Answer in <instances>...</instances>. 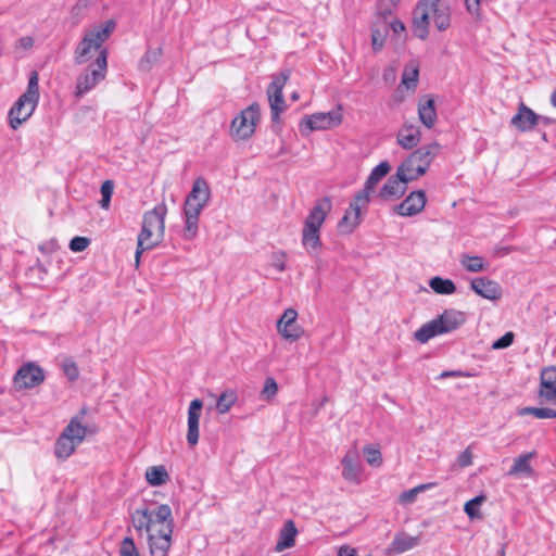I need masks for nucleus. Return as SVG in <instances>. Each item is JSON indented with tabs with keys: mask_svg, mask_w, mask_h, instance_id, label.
I'll return each mask as SVG.
<instances>
[{
	"mask_svg": "<svg viewBox=\"0 0 556 556\" xmlns=\"http://www.w3.org/2000/svg\"><path fill=\"white\" fill-rule=\"evenodd\" d=\"M115 28L116 22L114 20H108L96 25L85 33L76 47L74 61L78 65L89 61L92 53H97L96 60L77 77L76 97L84 96L105 78L109 52L106 48H103V43L110 38Z\"/></svg>",
	"mask_w": 556,
	"mask_h": 556,
	"instance_id": "f257e3e1",
	"label": "nucleus"
},
{
	"mask_svg": "<svg viewBox=\"0 0 556 556\" xmlns=\"http://www.w3.org/2000/svg\"><path fill=\"white\" fill-rule=\"evenodd\" d=\"M167 207L164 203L156 205L143 214L142 228L138 235L137 249L135 253L136 266H139L140 256L144 251L152 250L163 239L165 229V215Z\"/></svg>",
	"mask_w": 556,
	"mask_h": 556,
	"instance_id": "f03ea898",
	"label": "nucleus"
},
{
	"mask_svg": "<svg viewBox=\"0 0 556 556\" xmlns=\"http://www.w3.org/2000/svg\"><path fill=\"white\" fill-rule=\"evenodd\" d=\"M331 208V199L329 197H324L316 201L304 220L302 229V245L312 256H316L320 252V228Z\"/></svg>",
	"mask_w": 556,
	"mask_h": 556,
	"instance_id": "7ed1b4c3",
	"label": "nucleus"
},
{
	"mask_svg": "<svg viewBox=\"0 0 556 556\" xmlns=\"http://www.w3.org/2000/svg\"><path fill=\"white\" fill-rule=\"evenodd\" d=\"M156 521L160 527L148 536L150 554L151 556H168L172 546L174 519L172 508L167 504L157 506Z\"/></svg>",
	"mask_w": 556,
	"mask_h": 556,
	"instance_id": "20e7f679",
	"label": "nucleus"
},
{
	"mask_svg": "<svg viewBox=\"0 0 556 556\" xmlns=\"http://www.w3.org/2000/svg\"><path fill=\"white\" fill-rule=\"evenodd\" d=\"M39 76L31 72L28 78L26 91L17 99L9 111V123L11 128L17 129L34 113L39 101Z\"/></svg>",
	"mask_w": 556,
	"mask_h": 556,
	"instance_id": "39448f33",
	"label": "nucleus"
},
{
	"mask_svg": "<svg viewBox=\"0 0 556 556\" xmlns=\"http://www.w3.org/2000/svg\"><path fill=\"white\" fill-rule=\"evenodd\" d=\"M465 320L466 318L463 312L456 309H445L437 318L422 325L415 332V339L420 343H426L438 334L456 330L465 323Z\"/></svg>",
	"mask_w": 556,
	"mask_h": 556,
	"instance_id": "423d86ee",
	"label": "nucleus"
},
{
	"mask_svg": "<svg viewBox=\"0 0 556 556\" xmlns=\"http://www.w3.org/2000/svg\"><path fill=\"white\" fill-rule=\"evenodd\" d=\"M87 428L81 424L80 418L75 416L64 428L54 444V455L58 459H67L76 447L85 440Z\"/></svg>",
	"mask_w": 556,
	"mask_h": 556,
	"instance_id": "0eeeda50",
	"label": "nucleus"
},
{
	"mask_svg": "<svg viewBox=\"0 0 556 556\" xmlns=\"http://www.w3.org/2000/svg\"><path fill=\"white\" fill-rule=\"evenodd\" d=\"M260 111L257 103H252L247 109L242 110L231 122V137L236 140L249 139L254 134L256 123L260 121Z\"/></svg>",
	"mask_w": 556,
	"mask_h": 556,
	"instance_id": "6e6552de",
	"label": "nucleus"
},
{
	"mask_svg": "<svg viewBox=\"0 0 556 556\" xmlns=\"http://www.w3.org/2000/svg\"><path fill=\"white\" fill-rule=\"evenodd\" d=\"M289 77V71L281 72L279 75L273 77L271 83L267 87L271 121L274 123L280 122V113L286 109L282 89Z\"/></svg>",
	"mask_w": 556,
	"mask_h": 556,
	"instance_id": "1a4fd4ad",
	"label": "nucleus"
},
{
	"mask_svg": "<svg viewBox=\"0 0 556 556\" xmlns=\"http://www.w3.org/2000/svg\"><path fill=\"white\" fill-rule=\"evenodd\" d=\"M441 152V146L438 142L425 144L409 154L405 160V166H416L419 175H425L432 161Z\"/></svg>",
	"mask_w": 556,
	"mask_h": 556,
	"instance_id": "9d476101",
	"label": "nucleus"
},
{
	"mask_svg": "<svg viewBox=\"0 0 556 556\" xmlns=\"http://www.w3.org/2000/svg\"><path fill=\"white\" fill-rule=\"evenodd\" d=\"M45 374L40 366L34 363L23 365L14 375L13 383L16 390L30 389L41 384Z\"/></svg>",
	"mask_w": 556,
	"mask_h": 556,
	"instance_id": "9b49d317",
	"label": "nucleus"
},
{
	"mask_svg": "<svg viewBox=\"0 0 556 556\" xmlns=\"http://www.w3.org/2000/svg\"><path fill=\"white\" fill-rule=\"evenodd\" d=\"M211 190L206 180L199 177L194 180L192 189L188 194L184 208L202 212L210 201Z\"/></svg>",
	"mask_w": 556,
	"mask_h": 556,
	"instance_id": "f8f14e48",
	"label": "nucleus"
},
{
	"mask_svg": "<svg viewBox=\"0 0 556 556\" xmlns=\"http://www.w3.org/2000/svg\"><path fill=\"white\" fill-rule=\"evenodd\" d=\"M342 115L339 111L319 112L305 116L303 123L311 130L329 129L340 125Z\"/></svg>",
	"mask_w": 556,
	"mask_h": 556,
	"instance_id": "ddd939ff",
	"label": "nucleus"
},
{
	"mask_svg": "<svg viewBox=\"0 0 556 556\" xmlns=\"http://www.w3.org/2000/svg\"><path fill=\"white\" fill-rule=\"evenodd\" d=\"M369 201H358V194L354 197V200L350 203V207L338 224L341 232L350 233L361 222V211L367 207Z\"/></svg>",
	"mask_w": 556,
	"mask_h": 556,
	"instance_id": "4468645a",
	"label": "nucleus"
},
{
	"mask_svg": "<svg viewBox=\"0 0 556 556\" xmlns=\"http://www.w3.org/2000/svg\"><path fill=\"white\" fill-rule=\"evenodd\" d=\"M427 198L422 190L410 192L404 201H402L394 211L401 216H414L420 213L426 205Z\"/></svg>",
	"mask_w": 556,
	"mask_h": 556,
	"instance_id": "2eb2a0df",
	"label": "nucleus"
},
{
	"mask_svg": "<svg viewBox=\"0 0 556 556\" xmlns=\"http://www.w3.org/2000/svg\"><path fill=\"white\" fill-rule=\"evenodd\" d=\"M470 288L481 298L491 301L500 300L503 295V289L501 285L486 277L473 278L470 282Z\"/></svg>",
	"mask_w": 556,
	"mask_h": 556,
	"instance_id": "dca6fc26",
	"label": "nucleus"
},
{
	"mask_svg": "<svg viewBox=\"0 0 556 556\" xmlns=\"http://www.w3.org/2000/svg\"><path fill=\"white\" fill-rule=\"evenodd\" d=\"M296 317L295 309L287 308L277 323L279 333L291 341L298 340L302 334L301 327L296 324Z\"/></svg>",
	"mask_w": 556,
	"mask_h": 556,
	"instance_id": "f3484780",
	"label": "nucleus"
},
{
	"mask_svg": "<svg viewBox=\"0 0 556 556\" xmlns=\"http://www.w3.org/2000/svg\"><path fill=\"white\" fill-rule=\"evenodd\" d=\"M510 124L521 132L530 131L539 125V114L520 102L518 112L513 116Z\"/></svg>",
	"mask_w": 556,
	"mask_h": 556,
	"instance_id": "a211bd4d",
	"label": "nucleus"
},
{
	"mask_svg": "<svg viewBox=\"0 0 556 556\" xmlns=\"http://www.w3.org/2000/svg\"><path fill=\"white\" fill-rule=\"evenodd\" d=\"M203 403L200 399L191 401L188 408V431L187 442L190 446H194L199 442V421Z\"/></svg>",
	"mask_w": 556,
	"mask_h": 556,
	"instance_id": "6ab92c4d",
	"label": "nucleus"
},
{
	"mask_svg": "<svg viewBox=\"0 0 556 556\" xmlns=\"http://www.w3.org/2000/svg\"><path fill=\"white\" fill-rule=\"evenodd\" d=\"M390 169L391 165L387 161L374 167L367 177L364 188L356 193L358 194V201H369L370 192L374 191L378 182L389 174Z\"/></svg>",
	"mask_w": 556,
	"mask_h": 556,
	"instance_id": "aec40b11",
	"label": "nucleus"
},
{
	"mask_svg": "<svg viewBox=\"0 0 556 556\" xmlns=\"http://www.w3.org/2000/svg\"><path fill=\"white\" fill-rule=\"evenodd\" d=\"M540 396L547 402H556V367L549 366L541 370Z\"/></svg>",
	"mask_w": 556,
	"mask_h": 556,
	"instance_id": "412c9836",
	"label": "nucleus"
},
{
	"mask_svg": "<svg viewBox=\"0 0 556 556\" xmlns=\"http://www.w3.org/2000/svg\"><path fill=\"white\" fill-rule=\"evenodd\" d=\"M156 513L157 506L154 509H149L148 507L137 508L131 515L132 523L136 530H146L147 532H152L155 530L154 527H160V523L156 521Z\"/></svg>",
	"mask_w": 556,
	"mask_h": 556,
	"instance_id": "4be33fe9",
	"label": "nucleus"
},
{
	"mask_svg": "<svg viewBox=\"0 0 556 556\" xmlns=\"http://www.w3.org/2000/svg\"><path fill=\"white\" fill-rule=\"evenodd\" d=\"M342 477L350 482H361V462L357 451H349L342 458Z\"/></svg>",
	"mask_w": 556,
	"mask_h": 556,
	"instance_id": "5701e85b",
	"label": "nucleus"
},
{
	"mask_svg": "<svg viewBox=\"0 0 556 556\" xmlns=\"http://www.w3.org/2000/svg\"><path fill=\"white\" fill-rule=\"evenodd\" d=\"M406 191V182L402 181L396 175L390 176L379 191V198L382 200H392L400 198Z\"/></svg>",
	"mask_w": 556,
	"mask_h": 556,
	"instance_id": "b1692460",
	"label": "nucleus"
},
{
	"mask_svg": "<svg viewBox=\"0 0 556 556\" xmlns=\"http://www.w3.org/2000/svg\"><path fill=\"white\" fill-rule=\"evenodd\" d=\"M421 139L419 127L414 125H403L397 132V143L406 150L415 148Z\"/></svg>",
	"mask_w": 556,
	"mask_h": 556,
	"instance_id": "393cba45",
	"label": "nucleus"
},
{
	"mask_svg": "<svg viewBox=\"0 0 556 556\" xmlns=\"http://www.w3.org/2000/svg\"><path fill=\"white\" fill-rule=\"evenodd\" d=\"M431 15L433 23L438 30L444 31L451 25V9L447 4L441 2V0L435 2V5L431 7Z\"/></svg>",
	"mask_w": 556,
	"mask_h": 556,
	"instance_id": "a878e982",
	"label": "nucleus"
},
{
	"mask_svg": "<svg viewBox=\"0 0 556 556\" xmlns=\"http://www.w3.org/2000/svg\"><path fill=\"white\" fill-rule=\"evenodd\" d=\"M418 116L420 122L427 127H433L437 122V112L434 100L430 97H425L420 100L418 105Z\"/></svg>",
	"mask_w": 556,
	"mask_h": 556,
	"instance_id": "bb28decb",
	"label": "nucleus"
},
{
	"mask_svg": "<svg viewBox=\"0 0 556 556\" xmlns=\"http://www.w3.org/2000/svg\"><path fill=\"white\" fill-rule=\"evenodd\" d=\"M298 529L292 520H287L279 532L276 551L281 552L294 545Z\"/></svg>",
	"mask_w": 556,
	"mask_h": 556,
	"instance_id": "cd10ccee",
	"label": "nucleus"
},
{
	"mask_svg": "<svg viewBox=\"0 0 556 556\" xmlns=\"http://www.w3.org/2000/svg\"><path fill=\"white\" fill-rule=\"evenodd\" d=\"M420 543L419 536H410L405 533L396 534L390 545V549L393 553L401 554L406 551H409Z\"/></svg>",
	"mask_w": 556,
	"mask_h": 556,
	"instance_id": "c85d7f7f",
	"label": "nucleus"
},
{
	"mask_svg": "<svg viewBox=\"0 0 556 556\" xmlns=\"http://www.w3.org/2000/svg\"><path fill=\"white\" fill-rule=\"evenodd\" d=\"M185 212V227L182 231V237L186 240H191L197 236L198 232V224H199V215L201 212L190 211L184 208Z\"/></svg>",
	"mask_w": 556,
	"mask_h": 556,
	"instance_id": "c756f323",
	"label": "nucleus"
},
{
	"mask_svg": "<svg viewBox=\"0 0 556 556\" xmlns=\"http://www.w3.org/2000/svg\"><path fill=\"white\" fill-rule=\"evenodd\" d=\"M388 25L387 22L378 21L371 29V46L374 51H380L387 39Z\"/></svg>",
	"mask_w": 556,
	"mask_h": 556,
	"instance_id": "7c9ffc66",
	"label": "nucleus"
},
{
	"mask_svg": "<svg viewBox=\"0 0 556 556\" xmlns=\"http://www.w3.org/2000/svg\"><path fill=\"white\" fill-rule=\"evenodd\" d=\"M238 400V393L235 389H226L216 400V409L219 414H226Z\"/></svg>",
	"mask_w": 556,
	"mask_h": 556,
	"instance_id": "2f4dec72",
	"label": "nucleus"
},
{
	"mask_svg": "<svg viewBox=\"0 0 556 556\" xmlns=\"http://www.w3.org/2000/svg\"><path fill=\"white\" fill-rule=\"evenodd\" d=\"M534 457V452L526 453L520 455L514 460V465L510 467L508 475L509 476H516L519 473H531L532 468L530 465L531 458Z\"/></svg>",
	"mask_w": 556,
	"mask_h": 556,
	"instance_id": "473e14b6",
	"label": "nucleus"
},
{
	"mask_svg": "<svg viewBox=\"0 0 556 556\" xmlns=\"http://www.w3.org/2000/svg\"><path fill=\"white\" fill-rule=\"evenodd\" d=\"M146 479L150 485L159 486L166 483L169 476L163 466H152L147 469Z\"/></svg>",
	"mask_w": 556,
	"mask_h": 556,
	"instance_id": "72a5a7b5",
	"label": "nucleus"
},
{
	"mask_svg": "<svg viewBox=\"0 0 556 556\" xmlns=\"http://www.w3.org/2000/svg\"><path fill=\"white\" fill-rule=\"evenodd\" d=\"M401 0H379L376 5V14L378 20L387 22L394 14Z\"/></svg>",
	"mask_w": 556,
	"mask_h": 556,
	"instance_id": "f704fd0d",
	"label": "nucleus"
},
{
	"mask_svg": "<svg viewBox=\"0 0 556 556\" xmlns=\"http://www.w3.org/2000/svg\"><path fill=\"white\" fill-rule=\"evenodd\" d=\"M429 286L438 294L450 295L456 291V286L451 279H444L439 276L431 278Z\"/></svg>",
	"mask_w": 556,
	"mask_h": 556,
	"instance_id": "c9c22d12",
	"label": "nucleus"
},
{
	"mask_svg": "<svg viewBox=\"0 0 556 556\" xmlns=\"http://www.w3.org/2000/svg\"><path fill=\"white\" fill-rule=\"evenodd\" d=\"M463 267L470 273H480L486 269L488 264L481 256L463 254L459 260Z\"/></svg>",
	"mask_w": 556,
	"mask_h": 556,
	"instance_id": "e433bc0d",
	"label": "nucleus"
},
{
	"mask_svg": "<svg viewBox=\"0 0 556 556\" xmlns=\"http://www.w3.org/2000/svg\"><path fill=\"white\" fill-rule=\"evenodd\" d=\"M161 55V48L148 49L139 62V68L143 72H149L160 61Z\"/></svg>",
	"mask_w": 556,
	"mask_h": 556,
	"instance_id": "4c0bfd02",
	"label": "nucleus"
},
{
	"mask_svg": "<svg viewBox=\"0 0 556 556\" xmlns=\"http://www.w3.org/2000/svg\"><path fill=\"white\" fill-rule=\"evenodd\" d=\"M486 500L484 495H478L471 500H469L465 506L464 510L470 519H481L482 515L480 511V505Z\"/></svg>",
	"mask_w": 556,
	"mask_h": 556,
	"instance_id": "58836bf2",
	"label": "nucleus"
},
{
	"mask_svg": "<svg viewBox=\"0 0 556 556\" xmlns=\"http://www.w3.org/2000/svg\"><path fill=\"white\" fill-rule=\"evenodd\" d=\"M520 415H532L539 419L556 418V409L547 407H523L519 412Z\"/></svg>",
	"mask_w": 556,
	"mask_h": 556,
	"instance_id": "ea45409f",
	"label": "nucleus"
},
{
	"mask_svg": "<svg viewBox=\"0 0 556 556\" xmlns=\"http://www.w3.org/2000/svg\"><path fill=\"white\" fill-rule=\"evenodd\" d=\"M418 76L419 70L416 65H406L402 76V84L408 89H415L418 83Z\"/></svg>",
	"mask_w": 556,
	"mask_h": 556,
	"instance_id": "a19ab883",
	"label": "nucleus"
},
{
	"mask_svg": "<svg viewBox=\"0 0 556 556\" xmlns=\"http://www.w3.org/2000/svg\"><path fill=\"white\" fill-rule=\"evenodd\" d=\"M433 483L420 484L410 490L404 491L400 495V502L402 504H413L416 501L418 493L430 489Z\"/></svg>",
	"mask_w": 556,
	"mask_h": 556,
	"instance_id": "79ce46f5",
	"label": "nucleus"
},
{
	"mask_svg": "<svg viewBox=\"0 0 556 556\" xmlns=\"http://www.w3.org/2000/svg\"><path fill=\"white\" fill-rule=\"evenodd\" d=\"M396 174L406 184L421 176L416 170V166H405V161L397 167Z\"/></svg>",
	"mask_w": 556,
	"mask_h": 556,
	"instance_id": "37998d69",
	"label": "nucleus"
},
{
	"mask_svg": "<svg viewBox=\"0 0 556 556\" xmlns=\"http://www.w3.org/2000/svg\"><path fill=\"white\" fill-rule=\"evenodd\" d=\"M114 190V184L112 180H105L101 186V200L99 202L100 206L104 210H108L111 204V198Z\"/></svg>",
	"mask_w": 556,
	"mask_h": 556,
	"instance_id": "c03bdc74",
	"label": "nucleus"
},
{
	"mask_svg": "<svg viewBox=\"0 0 556 556\" xmlns=\"http://www.w3.org/2000/svg\"><path fill=\"white\" fill-rule=\"evenodd\" d=\"M278 392V384L273 377H267L264 382V388L261 392L262 399L271 401Z\"/></svg>",
	"mask_w": 556,
	"mask_h": 556,
	"instance_id": "a18cd8bd",
	"label": "nucleus"
},
{
	"mask_svg": "<svg viewBox=\"0 0 556 556\" xmlns=\"http://www.w3.org/2000/svg\"><path fill=\"white\" fill-rule=\"evenodd\" d=\"M62 369L70 381L74 382L79 378V369L73 359L65 358L62 363Z\"/></svg>",
	"mask_w": 556,
	"mask_h": 556,
	"instance_id": "49530a36",
	"label": "nucleus"
},
{
	"mask_svg": "<svg viewBox=\"0 0 556 556\" xmlns=\"http://www.w3.org/2000/svg\"><path fill=\"white\" fill-rule=\"evenodd\" d=\"M119 556H140L132 538H124L119 547Z\"/></svg>",
	"mask_w": 556,
	"mask_h": 556,
	"instance_id": "de8ad7c7",
	"label": "nucleus"
},
{
	"mask_svg": "<svg viewBox=\"0 0 556 556\" xmlns=\"http://www.w3.org/2000/svg\"><path fill=\"white\" fill-rule=\"evenodd\" d=\"M364 455L370 466L379 467L382 464V456L379 450L370 446L364 447Z\"/></svg>",
	"mask_w": 556,
	"mask_h": 556,
	"instance_id": "09e8293b",
	"label": "nucleus"
},
{
	"mask_svg": "<svg viewBox=\"0 0 556 556\" xmlns=\"http://www.w3.org/2000/svg\"><path fill=\"white\" fill-rule=\"evenodd\" d=\"M483 0H464L465 8L468 14L476 20H480L482 16L481 3Z\"/></svg>",
	"mask_w": 556,
	"mask_h": 556,
	"instance_id": "8fccbe9b",
	"label": "nucleus"
},
{
	"mask_svg": "<svg viewBox=\"0 0 556 556\" xmlns=\"http://www.w3.org/2000/svg\"><path fill=\"white\" fill-rule=\"evenodd\" d=\"M90 244V240L86 237H74L70 241V249L73 252H83Z\"/></svg>",
	"mask_w": 556,
	"mask_h": 556,
	"instance_id": "3c124183",
	"label": "nucleus"
},
{
	"mask_svg": "<svg viewBox=\"0 0 556 556\" xmlns=\"http://www.w3.org/2000/svg\"><path fill=\"white\" fill-rule=\"evenodd\" d=\"M514 342V333L513 332H506L504 336H502L500 339L493 342L492 348L494 350H502L510 346Z\"/></svg>",
	"mask_w": 556,
	"mask_h": 556,
	"instance_id": "603ef678",
	"label": "nucleus"
},
{
	"mask_svg": "<svg viewBox=\"0 0 556 556\" xmlns=\"http://www.w3.org/2000/svg\"><path fill=\"white\" fill-rule=\"evenodd\" d=\"M388 30L391 29L394 35H397L399 37L406 34V27L404 23L400 20H393L389 22L387 20Z\"/></svg>",
	"mask_w": 556,
	"mask_h": 556,
	"instance_id": "864d4df0",
	"label": "nucleus"
},
{
	"mask_svg": "<svg viewBox=\"0 0 556 556\" xmlns=\"http://www.w3.org/2000/svg\"><path fill=\"white\" fill-rule=\"evenodd\" d=\"M457 464L462 468L468 467L472 464V453L470 447H467L458 455Z\"/></svg>",
	"mask_w": 556,
	"mask_h": 556,
	"instance_id": "5fc2aeb1",
	"label": "nucleus"
},
{
	"mask_svg": "<svg viewBox=\"0 0 556 556\" xmlns=\"http://www.w3.org/2000/svg\"><path fill=\"white\" fill-rule=\"evenodd\" d=\"M273 266L277 268L280 273L286 270V253L285 252H275L273 254Z\"/></svg>",
	"mask_w": 556,
	"mask_h": 556,
	"instance_id": "6e6d98bb",
	"label": "nucleus"
},
{
	"mask_svg": "<svg viewBox=\"0 0 556 556\" xmlns=\"http://www.w3.org/2000/svg\"><path fill=\"white\" fill-rule=\"evenodd\" d=\"M470 375L469 374H466L462 370H447V371H443L439 378L440 379H444V378H448V377H469Z\"/></svg>",
	"mask_w": 556,
	"mask_h": 556,
	"instance_id": "4d7b16f0",
	"label": "nucleus"
},
{
	"mask_svg": "<svg viewBox=\"0 0 556 556\" xmlns=\"http://www.w3.org/2000/svg\"><path fill=\"white\" fill-rule=\"evenodd\" d=\"M17 45L23 49H30L34 46V39L29 36H25L18 39Z\"/></svg>",
	"mask_w": 556,
	"mask_h": 556,
	"instance_id": "13d9d810",
	"label": "nucleus"
},
{
	"mask_svg": "<svg viewBox=\"0 0 556 556\" xmlns=\"http://www.w3.org/2000/svg\"><path fill=\"white\" fill-rule=\"evenodd\" d=\"M356 549L350 546H342L339 549L338 556H356Z\"/></svg>",
	"mask_w": 556,
	"mask_h": 556,
	"instance_id": "bf43d9fd",
	"label": "nucleus"
},
{
	"mask_svg": "<svg viewBox=\"0 0 556 556\" xmlns=\"http://www.w3.org/2000/svg\"><path fill=\"white\" fill-rule=\"evenodd\" d=\"M554 123V119L547 116L539 115V124H543L545 126Z\"/></svg>",
	"mask_w": 556,
	"mask_h": 556,
	"instance_id": "052dcab7",
	"label": "nucleus"
},
{
	"mask_svg": "<svg viewBox=\"0 0 556 556\" xmlns=\"http://www.w3.org/2000/svg\"><path fill=\"white\" fill-rule=\"evenodd\" d=\"M551 103L556 108V89L551 94Z\"/></svg>",
	"mask_w": 556,
	"mask_h": 556,
	"instance_id": "680f3d73",
	"label": "nucleus"
},
{
	"mask_svg": "<svg viewBox=\"0 0 556 556\" xmlns=\"http://www.w3.org/2000/svg\"><path fill=\"white\" fill-rule=\"evenodd\" d=\"M506 553H505V545H502V547L497 551V555L496 556H505Z\"/></svg>",
	"mask_w": 556,
	"mask_h": 556,
	"instance_id": "e2e57ef3",
	"label": "nucleus"
},
{
	"mask_svg": "<svg viewBox=\"0 0 556 556\" xmlns=\"http://www.w3.org/2000/svg\"><path fill=\"white\" fill-rule=\"evenodd\" d=\"M509 252H510L509 248H503L502 249V254H508Z\"/></svg>",
	"mask_w": 556,
	"mask_h": 556,
	"instance_id": "0e129e2a",
	"label": "nucleus"
},
{
	"mask_svg": "<svg viewBox=\"0 0 556 556\" xmlns=\"http://www.w3.org/2000/svg\"><path fill=\"white\" fill-rule=\"evenodd\" d=\"M298 98H299V96H298V93H296V92H294V93L291 96V99H292V100H296Z\"/></svg>",
	"mask_w": 556,
	"mask_h": 556,
	"instance_id": "69168bd1",
	"label": "nucleus"
}]
</instances>
